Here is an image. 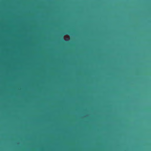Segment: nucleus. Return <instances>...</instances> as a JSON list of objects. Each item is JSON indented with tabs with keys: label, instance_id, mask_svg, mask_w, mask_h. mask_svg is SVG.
Instances as JSON below:
<instances>
[{
	"label": "nucleus",
	"instance_id": "3",
	"mask_svg": "<svg viewBox=\"0 0 151 151\" xmlns=\"http://www.w3.org/2000/svg\"><path fill=\"white\" fill-rule=\"evenodd\" d=\"M0 44H1V43H0Z\"/></svg>",
	"mask_w": 151,
	"mask_h": 151
},
{
	"label": "nucleus",
	"instance_id": "2",
	"mask_svg": "<svg viewBox=\"0 0 151 151\" xmlns=\"http://www.w3.org/2000/svg\"><path fill=\"white\" fill-rule=\"evenodd\" d=\"M0 31H1V29L0 30Z\"/></svg>",
	"mask_w": 151,
	"mask_h": 151
},
{
	"label": "nucleus",
	"instance_id": "1",
	"mask_svg": "<svg viewBox=\"0 0 151 151\" xmlns=\"http://www.w3.org/2000/svg\"><path fill=\"white\" fill-rule=\"evenodd\" d=\"M0 24H1V23H0Z\"/></svg>",
	"mask_w": 151,
	"mask_h": 151
}]
</instances>
